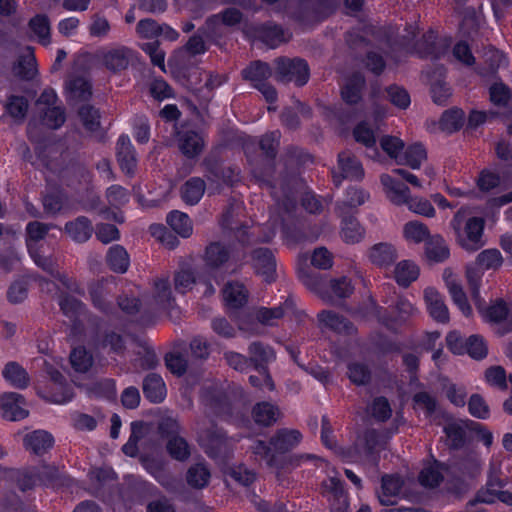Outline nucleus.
Here are the masks:
<instances>
[{"label":"nucleus","mask_w":512,"mask_h":512,"mask_svg":"<svg viewBox=\"0 0 512 512\" xmlns=\"http://www.w3.org/2000/svg\"><path fill=\"white\" fill-rule=\"evenodd\" d=\"M382 150L398 164L405 148L404 141L396 136L385 135L380 139Z\"/></svg>","instance_id":"nucleus-57"},{"label":"nucleus","mask_w":512,"mask_h":512,"mask_svg":"<svg viewBox=\"0 0 512 512\" xmlns=\"http://www.w3.org/2000/svg\"><path fill=\"white\" fill-rule=\"evenodd\" d=\"M322 494L330 502L331 512H348V497L337 472L323 481Z\"/></svg>","instance_id":"nucleus-8"},{"label":"nucleus","mask_w":512,"mask_h":512,"mask_svg":"<svg viewBox=\"0 0 512 512\" xmlns=\"http://www.w3.org/2000/svg\"><path fill=\"white\" fill-rule=\"evenodd\" d=\"M420 269L418 265L411 260H402L394 268V279L398 285L408 287L419 277Z\"/></svg>","instance_id":"nucleus-35"},{"label":"nucleus","mask_w":512,"mask_h":512,"mask_svg":"<svg viewBox=\"0 0 512 512\" xmlns=\"http://www.w3.org/2000/svg\"><path fill=\"white\" fill-rule=\"evenodd\" d=\"M107 263L113 271L124 273L129 267V255L122 246L114 245L107 253Z\"/></svg>","instance_id":"nucleus-47"},{"label":"nucleus","mask_w":512,"mask_h":512,"mask_svg":"<svg viewBox=\"0 0 512 512\" xmlns=\"http://www.w3.org/2000/svg\"><path fill=\"white\" fill-rule=\"evenodd\" d=\"M177 143L180 151L187 158L197 157L204 148L203 137L193 130L179 131Z\"/></svg>","instance_id":"nucleus-20"},{"label":"nucleus","mask_w":512,"mask_h":512,"mask_svg":"<svg viewBox=\"0 0 512 512\" xmlns=\"http://www.w3.org/2000/svg\"><path fill=\"white\" fill-rule=\"evenodd\" d=\"M16 75L23 79H32L36 73V59L33 49L27 47L14 67Z\"/></svg>","instance_id":"nucleus-48"},{"label":"nucleus","mask_w":512,"mask_h":512,"mask_svg":"<svg viewBox=\"0 0 512 512\" xmlns=\"http://www.w3.org/2000/svg\"><path fill=\"white\" fill-rule=\"evenodd\" d=\"M65 233L77 243H84L90 239L93 233L92 222L85 216H79L76 219L65 224Z\"/></svg>","instance_id":"nucleus-25"},{"label":"nucleus","mask_w":512,"mask_h":512,"mask_svg":"<svg viewBox=\"0 0 512 512\" xmlns=\"http://www.w3.org/2000/svg\"><path fill=\"white\" fill-rule=\"evenodd\" d=\"M484 269L476 265V262L468 264L466 267V277L471 289L474 301H478L480 297L479 287L482 281Z\"/></svg>","instance_id":"nucleus-60"},{"label":"nucleus","mask_w":512,"mask_h":512,"mask_svg":"<svg viewBox=\"0 0 512 512\" xmlns=\"http://www.w3.org/2000/svg\"><path fill=\"white\" fill-rule=\"evenodd\" d=\"M408 207V209L416 214L425 216V217H434L435 209L431 202L422 197H411L409 195L407 202L404 203Z\"/></svg>","instance_id":"nucleus-61"},{"label":"nucleus","mask_w":512,"mask_h":512,"mask_svg":"<svg viewBox=\"0 0 512 512\" xmlns=\"http://www.w3.org/2000/svg\"><path fill=\"white\" fill-rule=\"evenodd\" d=\"M464 123V112L460 109H451L443 113L440 119V128L443 131L452 133L462 127Z\"/></svg>","instance_id":"nucleus-59"},{"label":"nucleus","mask_w":512,"mask_h":512,"mask_svg":"<svg viewBox=\"0 0 512 512\" xmlns=\"http://www.w3.org/2000/svg\"><path fill=\"white\" fill-rule=\"evenodd\" d=\"M398 257L396 248L389 243H378L368 251L369 260L380 268L390 266Z\"/></svg>","instance_id":"nucleus-27"},{"label":"nucleus","mask_w":512,"mask_h":512,"mask_svg":"<svg viewBox=\"0 0 512 512\" xmlns=\"http://www.w3.org/2000/svg\"><path fill=\"white\" fill-rule=\"evenodd\" d=\"M2 375L8 383L17 388H25L29 384L28 373L16 362L7 363Z\"/></svg>","instance_id":"nucleus-42"},{"label":"nucleus","mask_w":512,"mask_h":512,"mask_svg":"<svg viewBox=\"0 0 512 512\" xmlns=\"http://www.w3.org/2000/svg\"><path fill=\"white\" fill-rule=\"evenodd\" d=\"M340 236L347 244H355L363 240L365 229L353 217H347L342 220Z\"/></svg>","instance_id":"nucleus-40"},{"label":"nucleus","mask_w":512,"mask_h":512,"mask_svg":"<svg viewBox=\"0 0 512 512\" xmlns=\"http://www.w3.org/2000/svg\"><path fill=\"white\" fill-rule=\"evenodd\" d=\"M197 281L205 285V290L203 291L205 295H212L215 293V288L211 282L201 275L197 276L195 271L189 267L182 266L174 275L175 290L181 294H185L190 291Z\"/></svg>","instance_id":"nucleus-11"},{"label":"nucleus","mask_w":512,"mask_h":512,"mask_svg":"<svg viewBox=\"0 0 512 512\" xmlns=\"http://www.w3.org/2000/svg\"><path fill=\"white\" fill-rule=\"evenodd\" d=\"M379 436L375 430H369L362 439L346 450L341 451L343 460L347 462H375V453L380 449Z\"/></svg>","instance_id":"nucleus-5"},{"label":"nucleus","mask_w":512,"mask_h":512,"mask_svg":"<svg viewBox=\"0 0 512 512\" xmlns=\"http://www.w3.org/2000/svg\"><path fill=\"white\" fill-rule=\"evenodd\" d=\"M199 444L205 449L211 457H216L226 446L225 434L217 426L203 423L198 431Z\"/></svg>","instance_id":"nucleus-10"},{"label":"nucleus","mask_w":512,"mask_h":512,"mask_svg":"<svg viewBox=\"0 0 512 512\" xmlns=\"http://www.w3.org/2000/svg\"><path fill=\"white\" fill-rule=\"evenodd\" d=\"M93 305L102 312L108 313L112 307V289L108 282H95L90 286Z\"/></svg>","instance_id":"nucleus-30"},{"label":"nucleus","mask_w":512,"mask_h":512,"mask_svg":"<svg viewBox=\"0 0 512 512\" xmlns=\"http://www.w3.org/2000/svg\"><path fill=\"white\" fill-rule=\"evenodd\" d=\"M285 314H293L295 318L299 320L300 317L304 315L302 312L296 310L294 299L292 297H289L283 304L277 307L260 308L256 313V318L260 323L264 325L273 326Z\"/></svg>","instance_id":"nucleus-13"},{"label":"nucleus","mask_w":512,"mask_h":512,"mask_svg":"<svg viewBox=\"0 0 512 512\" xmlns=\"http://www.w3.org/2000/svg\"><path fill=\"white\" fill-rule=\"evenodd\" d=\"M167 223L180 236L189 237L192 234V222L189 216L180 211H172L167 215Z\"/></svg>","instance_id":"nucleus-49"},{"label":"nucleus","mask_w":512,"mask_h":512,"mask_svg":"<svg viewBox=\"0 0 512 512\" xmlns=\"http://www.w3.org/2000/svg\"><path fill=\"white\" fill-rule=\"evenodd\" d=\"M454 474L451 466L434 461L427 464L419 474V482L425 487H436L439 483Z\"/></svg>","instance_id":"nucleus-16"},{"label":"nucleus","mask_w":512,"mask_h":512,"mask_svg":"<svg viewBox=\"0 0 512 512\" xmlns=\"http://www.w3.org/2000/svg\"><path fill=\"white\" fill-rule=\"evenodd\" d=\"M166 448L173 459L181 462L186 461L191 454L189 444L180 436L170 437L167 441Z\"/></svg>","instance_id":"nucleus-52"},{"label":"nucleus","mask_w":512,"mask_h":512,"mask_svg":"<svg viewBox=\"0 0 512 512\" xmlns=\"http://www.w3.org/2000/svg\"><path fill=\"white\" fill-rule=\"evenodd\" d=\"M70 362L77 372H86L93 363L92 356L88 354L85 348H74L70 354Z\"/></svg>","instance_id":"nucleus-62"},{"label":"nucleus","mask_w":512,"mask_h":512,"mask_svg":"<svg viewBox=\"0 0 512 512\" xmlns=\"http://www.w3.org/2000/svg\"><path fill=\"white\" fill-rule=\"evenodd\" d=\"M396 316L389 318L380 316V321L389 328H395L418 313V309L406 298L398 297L393 307Z\"/></svg>","instance_id":"nucleus-22"},{"label":"nucleus","mask_w":512,"mask_h":512,"mask_svg":"<svg viewBox=\"0 0 512 512\" xmlns=\"http://www.w3.org/2000/svg\"><path fill=\"white\" fill-rule=\"evenodd\" d=\"M210 477V470L203 463L192 465L186 474L188 485L195 489L206 487L210 481Z\"/></svg>","instance_id":"nucleus-45"},{"label":"nucleus","mask_w":512,"mask_h":512,"mask_svg":"<svg viewBox=\"0 0 512 512\" xmlns=\"http://www.w3.org/2000/svg\"><path fill=\"white\" fill-rule=\"evenodd\" d=\"M47 373L49 374L53 386L52 390H55L50 396V401L56 404H64L72 399V393L70 388L64 383L63 375L56 369L51 368L47 365Z\"/></svg>","instance_id":"nucleus-31"},{"label":"nucleus","mask_w":512,"mask_h":512,"mask_svg":"<svg viewBox=\"0 0 512 512\" xmlns=\"http://www.w3.org/2000/svg\"><path fill=\"white\" fill-rule=\"evenodd\" d=\"M354 137L358 143L363 144L368 149V156L374 158L377 155L376 137L374 129L370 128L366 122H362L354 129Z\"/></svg>","instance_id":"nucleus-46"},{"label":"nucleus","mask_w":512,"mask_h":512,"mask_svg":"<svg viewBox=\"0 0 512 512\" xmlns=\"http://www.w3.org/2000/svg\"><path fill=\"white\" fill-rule=\"evenodd\" d=\"M274 65V74L278 81L294 82L298 86H303L309 79V67L303 59L278 58Z\"/></svg>","instance_id":"nucleus-3"},{"label":"nucleus","mask_w":512,"mask_h":512,"mask_svg":"<svg viewBox=\"0 0 512 512\" xmlns=\"http://www.w3.org/2000/svg\"><path fill=\"white\" fill-rule=\"evenodd\" d=\"M223 298L229 308H240L248 299V291L239 282H229L223 289Z\"/></svg>","instance_id":"nucleus-36"},{"label":"nucleus","mask_w":512,"mask_h":512,"mask_svg":"<svg viewBox=\"0 0 512 512\" xmlns=\"http://www.w3.org/2000/svg\"><path fill=\"white\" fill-rule=\"evenodd\" d=\"M437 36L433 31H430L423 37V44L418 47V54L421 57H430L432 59L440 58L448 47L446 41L436 42Z\"/></svg>","instance_id":"nucleus-37"},{"label":"nucleus","mask_w":512,"mask_h":512,"mask_svg":"<svg viewBox=\"0 0 512 512\" xmlns=\"http://www.w3.org/2000/svg\"><path fill=\"white\" fill-rule=\"evenodd\" d=\"M483 319L487 322L500 323L509 315V307L502 299L496 300L488 307H484V301L481 297L474 301Z\"/></svg>","instance_id":"nucleus-28"},{"label":"nucleus","mask_w":512,"mask_h":512,"mask_svg":"<svg viewBox=\"0 0 512 512\" xmlns=\"http://www.w3.org/2000/svg\"><path fill=\"white\" fill-rule=\"evenodd\" d=\"M250 361L256 364V367H261L265 363H269L274 360L275 353L269 346L262 344L261 342H253L249 346Z\"/></svg>","instance_id":"nucleus-53"},{"label":"nucleus","mask_w":512,"mask_h":512,"mask_svg":"<svg viewBox=\"0 0 512 512\" xmlns=\"http://www.w3.org/2000/svg\"><path fill=\"white\" fill-rule=\"evenodd\" d=\"M205 182L199 177L189 179L181 189L182 199L190 205L197 204L205 192Z\"/></svg>","instance_id":"nucleus-41"},{"label":"nucleus","mask_w":512,"mask_h":512,"mask_svg":"<svg viewBox=\"0 0 512 512\" xmlns=\"http://www.w3.org/2000/svg\"><path fill=\"white\" fill-rule=\"evenodd\" d=\"M447 287L454 303L458 306L462 314L469 316L472 312V309L468 303L467 297L462 287L454 281H447Z\"/></svg>","instance_id":"nucleus-64"},{"label":"nucleus","mask_w":512,"mask_h":512,"mask_svg":"<svg viewBox=\"0 0 512 512\" xmlns=\"http://www.w3.org/2000/svg\"><path fill=\"white\" fill-rule=\"evenodd\" d=\"M295 207L296 201L293 196L285 195L282 201L277 198L276 205L273 208L269 219V223L272 227L269 228L268 232H265L260 240L263 242L270 241L275 236L277 228H281L283 233L287 235L288 224L292 222L294 218Z\"/></svg>","instance_id":"nucleus-4"},{"label":"nucleus","mask_w":512,"mask_h":512,"mask_svg":"<svg viewBox=\"0 0 512 512\" xmlns=\"http://www.w3.org/2000/svg\"><path fill=\"white\" fill-rule=\"evenodd\" d=\"M503 486L504 482L499 477V468L492 466L486 487L477 492L475 498L470 501V505L475 506L478 503H494L497 498V492H499Z\"/></svg>","instance_id":"nucleus-18"},{"label":"nucleus","mask_w":512,"mask_h":512,"mask_svg":"<svg viewBox=\"0 0 512 512\" xmlns=\"http://www.w3.org/2000/svg\"><path fill=\"white\" fill-rule=\"evenodd\" d=\"M253 265L258 274H261L265 281L271 282L275 279V259L271 251L260 248L253 252Z\"/></svg>","instance_id":"nucleus-24"},{"label":"nucleus","mask_w":512,"mask_h":512,"mask_svg":"<svg viewBox=\"0 0 512 512\" xmlns=\"http://www.w3.org/2000/svg\"><path fill=\"white\" fill-rule=\"evenodd\" d=\"M403 233L405 239L413 243H420L430 238L428 227L419 221L406 223L403 228Z\"/></svg>","instance_id":"nucleus-55"},{"label":"nucleus","mask_w":512,"mask_h":512,"mask_svg":"<svg viewBox=\"0 0 512 512\" xmlns=\"http://www.w3.org/2000/svg\"><path fill=\"white\" fill-rule=\"evenodd\" d=\"M386 198L394 205L401 206L407 202L410 195V189L407 185L399 182L391 174L384 173L380 176Z\"/></svg>","instance_id":"nucleus-15"},{"label":"nucleus","mask_w":512,"mask_h":512,"mask_svg":"<svg viewBox=\"0 0 512 512\" xmlns=\"http://www.w3.org/2000/svg\"><path fill=\"white\" fill-rule=\"evenodd\" d=\"M151 305L154 309L164 311L174 308L175 300L168 279L161 278L155 281Z\"/></svg>","instance_id":"nucleus-23"},{"label":"nucleus","mask_w":512,"mask_h":512,"mask_svg":"<svg viewBox=\"0 0 512 512\" xmlns=\"http://www.w3.org/2000/svg\"><path fill=\"white\" fill-rule=\"evenodd\" d=\"M476 265L484 270L497 269L503 263V257L498 249L491 248L480 252L476 257Z\"/></svg>","instance_id":"nucleus-54"},{"label":"nucleus","mask_w":512,"mask_h":512,"mask_svg":"<svg viewBox=\"0 0 512 512\" xmlns=\"http://www.w3.org/2000/svg\"><path fill=\"white\" fill-rule=\"evenodd\" d=\"M299 278L308 289L321 295L323 298L326 297V289L329 283L323 280L320 275L303 270L299 272Z\"/></svg>","instance_id":"nucleus-58"},{"label":"nucleus","mask_w":512,"mask_h":512,"mask_svg":"<svg viewBox=\"0 0 512 512\" xmlns=\"http://www.w3.org/2000/svg\"><path fill=\"white\" fill-rule=\"evenodd\" d=\"M97 57L107 70L119 73L128 69L134 60V53L125 46H115L100 50Z\"/></svg>","instance_id":"nucleus-7"},{"label":"nucleus","mask_w":512,"mask_h":512,"mask_svg":"<svg viewBox=\"0 0 512 512\" xmlns=\"http://www.w3.org/2000/svg\"><path fill=\"white\" fill-rule=\"evenodd\" d=\"M0 470H3L9 477L15 478L17 486L23 492L31 490L39 485V467H27L19 471L4 469L0 466Z\"/></svg>","instance_id":"nucleus-29"},{"label":"nucleus","mask_w":512,"mask_h":512,"mask_svg":"<svg viewBox=\"0 0 512 512\" xmlns=\"http://www.w3.org/2000/svg\"><path fill=\"white\" fill-rule=\"evenodd\" d=\"M111 30L108 19L100 14H95L91 17L90 24L88 25V32L91 37L103 39L106 38Z\"/></svg>","instance_id":"nucleus-63"},{"label":"nucleus","mask_w":512,"mask_h":512,"mask_svg":"<svg viewBox=\"0 0 512 512\" xmlns=\"http://www.w3.org/2000/svg\"><path fill=\"white\" fill-rule=\"evenodd\" d=\"M117 160L124 173L134 174L137 167L135 150L127 135H121L117 142Z\"/></svg>","instance_id":"nucleus-19"},{"label":"nucleus","mask_w":512,"mask_h":512,"mask_svg":"<svg viewBox=\"0 0 512 512\" xmlns=\"http://www.w3.org/2000/svg\"><path fill=\"white\" fill-rule=\"evenodd\" d=\"M485 220L482 217L466 218V209L458 210L451 220L456 242L466 251L474 252L484 246Z\"/></svg>","instance_id":"nucleus-2"},{"label":"nucleus","mask_w":512,"mask_h":512,"mask_svg":"<svg viewBox=\"0 0 512 512\" xmlns=\"http://www.w3.org/2000/svg\"><path fill=\"white\" fill-rule=\"evenodd\" d=\"M364 176V169L360 161L348 152H342L338 156V168L333 171V180L340 185L343 179L352 181L361 180Z\"/></svg>","instance_id":"nucleus-9"},{"label":"nucleus","mask_w":512,"mask_h":512,"mask_svg":"<svg viewBox=\"0 0 512 512\" xmlns=\"http://www.w3.org/2000/svg\"><path fill=\"white\" fill-rule=\"evenodd\" d=\"M1 410L4 418L18 421L28 416L26 402L22 395L16 392L4 393L1 396Z\"/></svg>","instance_id":"nucleus-14"},{"label":"nucleus","mask_w":512,"mask_h":512,"mask_svg":"<svg viewBox=\"0 0 512 512\" xmlns=\"http://www.w3.org/2000/svg\"><path fill=\"white\" fill-rule=\"evenodd\" d=\"M143 393L153 403L163 401L166 396V386L162 377L155 373L148 374L143 381Z\"/></svg>","instance_id":"nucleus-33"},{"label":"nucleus","mask_w":512,"mask_h":512,"mask_svg":"<svg viewBox=\"0 0 512 512\" xmlns=\"http://www.w3.org/2000/svg\"><path fill=\"white\" fill-rule=\"evenodd\" d=\"M302 439V435L298 430L281 429L271 439L273 450L284 453L297 446Z\"/></svg>","instance_id":"nucleus-34"},{"label":"nucleus","mask_w":512,"mask_h":512,"mask_svg":"<svg viewBox=\"0 0 512 512\" xmlns=\"http://www.w3.org/2000/svg\"><path fill=\"white\" fill-rule=\"evenodd\" d=\"M364 86V78L361 74L357 73L350 79L346 80L342 88V98L349 104L357 103L360 99V93Z\"/></svg>","instance_id":"nucleus-50"},{"label":"nucleus","mask_w":512,"mask_h":512,"mask_svg":"<svg viewBox=\"0 0 512 512\" xmlns=\"http://www.w3.org/2000/svg\"><path fill=\"white\" fill-rule=\"evenodd\" d=\"M279 416V409L269 402L257 403L252 409V417L255 423L261 426L272 425L277 421Z\"/></svg>","instance_id":"nucleus-38"},{"label":"nucleus","mask_w":512,"mask_h":512,"mask_svg":"<svg viewBox=\"0 0 512 512\" xmlns=\"http://www.w3.org/2000/svg\"><path fill=\"white\" fill-rule=\"evenodd\" d=\"M423 297L429 315L439 323H447L449 312L441 294L435 288L427 287Z\"/></svg>","instance_id":"nucleus-17"},{"label":"nucleus","mask_w":512,"mask_h":512,"mask_svg":"<svg viewBox=\"0 0 512 512\" xmlns=\"http://www.w3.org/2000/svg\"><path fill=\"white\" fill-rule=\"evenodd\" d=\"M427 258L431 261L442 262L449 257V248L440 235L431 236L425 246Z\"/></svg>","instance_id":"nucleus-43"},{"label":"nucleus","mask_w":512,"mask_h":512,"mask_svg":"<svg viewBox=\"0 0 512 512\" xmlns=\"http://www.w3.org/2000/svg\"><path fill=\"white\" fill-rule=\"evenodd\" d=\"M70 101H85L91 96V85L82 77L70 80L67 84Z\"/></svg>","instance_id":"nucleus-51"},{"label":"nucleus","mask_w":512,"mask_h":512,"mask_svg":"<svg viewBox=\"0 0 512 512\" xmlns=\"http://www.w3.org/2000/svg\"><path fill=\"white\" fill-rule=\"evenodd\" d=\"M39 485L59 489L69 487L73 480L55 466L42 465L39 467Z\"/></svg>","instance_id":"nucleus-21"},{"label":"nucleus","mask_w":512,"mask_h":512,"mask_svg":"<svg viewBox=\"0 0 512 512\" xmlns=\"http://www.w3.org/2000/svg\"><path fill=\"white\" fill-rule=\"evenodd\" d=\"M242 74L246 80L253 83V86L262 93L268 102L273 103L276 101L277 93L275 88L265 82L272 75V70L267 63L261 61L254 62L244 69Z\"/></svg>","instance_id":"nucleus-6"},{"label":"nucleus","mask_w":512,"mask_h":512,"mask_svg":"<svg viewBox=\"0 0 512 512\" xmlns=\"http://www.w3.org/2000/svg\"><path fill=\"white\" fill-rule=\"evenodd\" d=\"M318 320L323 328H328L338 333L350 332L352 325L342 316L332 311H322L318 314Z\"/></svg>","instance_id":"nucleus-44"},{"label":"nucleus","mask_w":512,"mask_h":512,"mask_svg":"<svg viewBox=\"0 0 512 512\" xmlns=\"http://www.w3.org/2000/svg\"><path fill=\"white\" fill-rule=\"evenodd\" d=\"M229 249L218 242L211 243L207 246L204 254V261L209 272L220 268L229 259Z\"/></svg>","instance_id":"nucleus-32"},{"label":"nucleus","mask_w":512,"mask_h":512,"mask_svg":"<svg viewBox=\"0 0 512 512\" xmlns=\"http://www.w3.org/2000/svg\"><path fill=\"white\" fill-rule=\"evenodd\" d=\"M30 30L43 45L50 43V23L45 15H36L29 22Z\"/></svg>","instance_id":"nucleus-56"},{"label":"nucleus","mask_w":512,"mask_h":512,"mask_svg":"<svg viewBox=\"0 0 512 512\" xmlns=\"http://www.w3.org/2000/svg\"><path fill=\"white\" fill-rule=\"evenodd\" d=\"M403 481L399 476L385 475L382 477L381 489L378 498L383 505H394L400 494Z\"/></svg>","instance_id":"nucleus-26"},{"label":"nucleus","mask_w":512,"mask_h":512,"mask_svg":"<svg viewBox=\"0 0 512 512\" xmlns=\"http://www.w3.org/2000/svg\"><path fill=\"white\" fill-rule=\"evenodd\" d=\"M51 226L38 221L30 222L26 227V245L30 257L34 263L61 282L71 292L82 294L83 291L78 283L65 274L56 270V263L51 256L45 255L43 245L40 241L45 238Z\"/></svg>","instance_id":"nucleus-1"},{"label":"nucleus","mask_w":512,"mask_h":512,"mask_svg":"<svg viewBox=\"0 0 512 512\" xmlns=\"http://www.w3.org/2000/svg\"><path fill=\"white\" fill-rule=\"evenodd\" d=\"M427 158L426 149L420 143H415L404 148L399 165H407L411 169L417 170Z\"/></svg>","instance_id":"nucleus-39"},{"label":"nucleus","mask_w":512,"mask_h":512,"mask_svg":"<svg viewBox=\"0 0 512 512\" xmlns=\"http://www.w3.org/2000/svg\"><path fill=\"white\" fill-rule=\"evenodd\" d=\"M23 447L31 454L41 456L54 445V437L46 430L28 431L23 435Z\"/></svg>","instance_id":"nucleus-12"}]
</instances>
